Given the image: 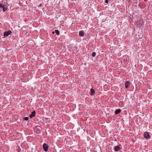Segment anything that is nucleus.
<instances>
[{
    "label": "nucleus",
    "mask_w": 152,
    "mask_h": 152,
    "mask_svg": "<svg viewBox=\"0 0 152 152\" xmlns=\"http://www.w3.org/2000/svg\"><path fill=\"white\" fill-rule=\"evenodd\" d=\"M42 146L44 151L45 152H47L48 149V145L46 143H44L43 144Z\"/></svg>",
    "instance_id": "1"
},
{
    "label": "nucleus",
    "mask_w": 152,
    "mask_h": 152,
    "mask_svg": "<svg viewBox=\"0 0 152 152\" xmlns=\"http://www.w3.org/2000/svg\"><path fill=\"white\" fill-rule=\"evenodd\" d=\"M12 33L11 30H9L7 31H5L4 33V37H8Z\"/></svg>",
    "instance_id": "2"
},
{
    "label": "nucleus",
    "mask_w": 152,
    "mask_h": 152,
    "mask_svg": "<svg viewBox=\"0 0 152 152\" xmlns=\"http://www.w3.org/2000/svg\"><path fill=\"white\" fill-rule=\"evenodd\" d=\"M144 137L146 139H149L150 138V136L148 132H146L144 134Z\"/></svg>",
    "instance_id": "3"
},
{
    "label": "nucleus",
    "mask_w": 152,
    "mask_h": 152,
    "mask_svg": "<svg viewBox=\"0 0 152 152\" xmlns=\"http://www.w3.org/2000/svg\"><path fill=\"white\" fill-rule=\"evenodd\" d=\"M36 112L35 111H34L31 113V114L30 115L29 117L30 118H32L33 117H34L35 116Z\"/></svg>",
    "instance_id": "4"
},
{
    "label": "nucleus",
    "mask_w": 152,
    "mask_h": 152,
    "mask_svg": "<svg viewBox=\"0 0 152 152\" xmlns=\"http://www.w3.org/2000/svg\"><path fill=\"white\" fill-rule=\"evenodd\" d=\"M114 151H121V148L120 146H116L114 148Z\"/></svg>",
    "instance_id": "5"
},
{
    "label": "nucleus",
    "mask_w": 152,
    "mask_h": 152,
    "mask_svg": "<svg viewBox=\"0 0 152 152\" xmlns=\"http://www.w3.org/2000/svg\"><path fill=\"white\" fill-rule=\"evenodd\" d=\"M90 94L91 96H93L95 94V92L94 90L91 88L90 89Z\"/></svg>",
    "instance_id": "6"
},
{
    "label": "nucleus",
    "mask_w": 152,
    "mask_h": 152,
    "mask_svg": "<svg viewBox=\"0 0 152 152\" xmlns=\"http://www.w3.org/2000/svg\"><path fill=\"white\" fill-rule=\"evenodd\" d=\"M79 35L80 37H83L84 36V32L83 31H80L79 32Z\"/></svg>",
    "instance_id": "7"
},
{
    "label": "nucleus",
    "mask_w": 152,
    "mask_h": 152,
    "mask_svg": "<svg viewBox=\"0 0 152 152\" xmlns=\"http://www.w3.org/2000/svg\"><path fill=\"white\" fill-rule=\"evenodd\" d=\"M121 110L120 109H116L115 111V113L116 115L118 114V113H120Z\"/></svg>",
    "instance_id": "8"
},
{
    "label": "nucleus",
    "mask_w": 152,
    "mask_h": 152,
    "mask_svg": "<svg viewBox=\"0 0 152 152\" xmlns=\"http://www.w3.org/2000/svg\"><path fill=\"white\" fill-rule=\"evenodd\" d=\"M130 84V82L129 81H126L125 82V86H129Z\"/></svg>",
    "instance_id": "9"
},
{
    "label": "nucleus",
    "mask_w": 152,
    "mask_h": 152,
    "mask_svg": "<svg viewBox=\"0 0 152 152\" xmlns=\"http://www.w3.org/2000/svg\"><path fill=\"white\" fill-rule=\"evenodd\" d=\"M7 7V6L5 5L3 7V8H2L3 9V12H4L6 11V10L7 9V8L6 7Z\"/></svg>",
    "instance_id": "10"
},
{
    "label": "nucleus",
    "mask_w": 152,
    "mask_h": 152,
    "mask_svg": "<svg viewBox=\"0 0 152 152\" xmlns=\"http://www.w3.org/2000/svg\"><path fill=\"white\" fill-rule=\"evenodd\" d=\"M55 32L56 34L58 35H59L60 32H59V31H58V30H55Z\"/></svg>",
    "instance_id": "11"
},
{
    "label": "nucleus",
    "mask_w": 152,
    "mask_h": 152,
    "mask_svg": "<svg viewBox=\"0 0 152 152\" xmlns=\"http://www.w3.org/2000/svg\"><path fill=\"white\" fill-rule=\"evenodd\" d=\"M96 55V53L95 52H93L92 53V56L93 57H95Z\"/></svg>",
    "instance_id": "12"
},
{
    "label": "nucleus",
    "mask_w": 152,
    "mask_h": 152,
    "mask_svg": "<svg viewBox=\"0 0 152 152\" xmlns=\"http://www.w3.org/2000/svg\"><path fill=\"white\" fill-rule=\"evenodd\" d=\"M29 118L28 117H25L23 118V120L25 121H28Z\"/></svg>",
    "instance_id": "13"
},
{
    "label": "nucleus",
    "mask_w": 152,
    "mask_h": 152,
    "mask_svg": "<svg viewBox=\"0 0 152 152\" xmlns=\"http://www.w3.org/2000/svg\"><path fill=\"white\" fill-rule=\"evenodd\" d=\"M20 148L18 146V148H17V151H18V152H20Z\"/></svg>",
    "instance_id": "14"
},
{
    "label": "nucleus",
    "mask_w": 152,
    "mask_h": 152,
    "mask_svg": "<svg viewBox=\"0 0 152 152\" xmlns=\"http://www.w3.org/2000/svg\"><path fill=\"white\" fill-rule=\"evenodd\" d=\"M4 6H3L1 3L0 2V8H3V7H4Z\"/></svg>",
    "instance_id": "15"
},
{
    "label": "nucleus",
    "mask_w": 152,
    "mask_h": 152,
    "mask_svg": "<svg viewBox=\"0 0 152 152\" xmlns=\"http://www.w3.org/2000/svg\"><path fill=\"white\" fill-rule=\"evenodd\" d=\"M105 3H106V4H107L108 3V0H105Z\"/></svg>",
    "instance_id": "16"
},
{
    "label": "nucleus",
    "mask_w": 152,
    "mask_h": 152,
    "mask_svg": "<svg viewBox=\"0 0 152 152\" xmlns=\"http://www.w3.org/2000/svg\"><path fill=\"white\" fill-rule=\"evenodd\" d=\"M129 86H125V88L127 89L129 88Z\"/></svg>",
    "instance_id": "17"
},
{
    "label": "nucleus",
    "mask_w": 152,
    "mask_h": 152,
    "mask_svg": "<svg viewBox=\"0 0 152 152\" xmlns=\"http://www.w3.org/2000/svg\"><path fill=\"white\" fill-rule=\"evenodd\" d=\"M107 88V89H108H108L110 88H108V86H107V88Z\"/></svg>",
    "instance_id": "18"
},
{
    "label": "nucleus",
    "mask_w": 152,
    "mask_h": 152,
    "mask_svg": "<svg viewBox=\"0 0 152 152\" xmlns=\"http://www.w3.org/2000/svg\"><path fill=\"white\" fill-rule=\"evenodd\" d=\"M55 31H53L52 32V33L53 34H54V33H55Z\"/></svg>",
    "instance_id": "19"
},
{
    "label": "nucleus",
    "mask_w": 152,
    "mask_h": 152,
    "mask_svg": "<svg viewBox=\"0 0 152 152\" xmlns=\"http://www.w3.org/2000/svg\"><path fill=\"white\" fill-rule=\"evenodd\" d=\"M136 87V86H135V87ZM136 88H137L136 87Z\"/></svg>",
    "instance_id": "20"
}]
</instances>
